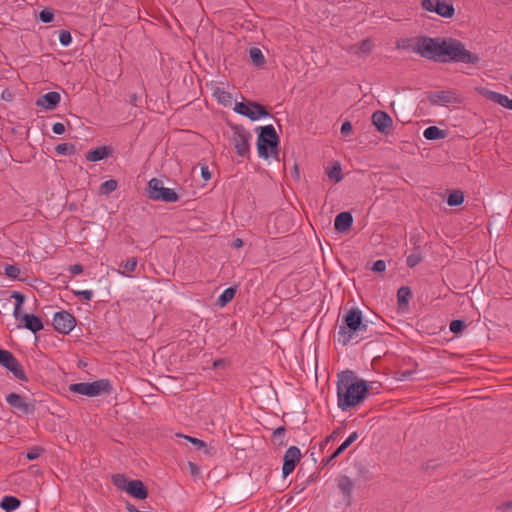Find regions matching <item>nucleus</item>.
I'll return each instance as SVG.
<instances>
[{
    "instance_id": "nucleus-53",
    "label": "nucleus",
    "mask_w": 512,
    "mask_h": 512,
    "mask_svg": "<svg viewBox=\"0 0 512 512\" xmlns=\"http://www.w3.org/2000/svg\"><path fill=\"white\" fill-rule=\"evenodd\" d=\"M410 41H411V39H403L401 41H398L397 47L400 49H407L410 47V45H409Z\"/></svg>"
},
{
    "instance_id": "nucleus-50",
    "label": "nucleus",
    "mask_w": 512,
    "mask_h": 512,
    "mask_svg": "<svg viewBox=\"0 0 512 512\" xmlns=\"http://www.w3.org/2000/svg\"><path fill=\"white\" fill-rule=\"evenodd\" d=\"M70 273L77 275L83 272V267L80 264H74L69 267Z\"/></svg>"
},
{
    "instance_id": "nucleus-26",
    "label": "nucleus",
    "mask_w": 512,
    "mask_h": 512,
    "mask_svg": "<svg viewBox=\"0 0 512 512\" xmlns=\"http://www.w3.org/2000/svg\"><path fill=\"white\" fill-rule=\"evenodd\" d=\"M6 369L12 372L14 377L18 380L27 381V376L24 372V369L17 359H15Z\"/></svg>"
},
{
    "instance_id": "nucleus-9",
    "label": "nucleus",
    "mask_w": 512,
    "mask_h": 512,
    "mask_svg": "<svg viewBox=\"0 0 512 512\" xmlns=\"http://www.w3.org/2000/svg\"><path fill=\"white\" fill-rule=\"evenodd\" d=\"M76 326V318L68 311L55 313L53 318V327L62 334H69Z\"/></svg>"
},
{
    "instance_id": "nucleus-11",
    "label": "nucleus",
    "mask_w": 512,
    "mask_h": 512,
    "mask_svg": "<svg viewBox=\"0 0 512 512\" xmlns=\"http://www.w3.org/2000/svg\"><path fill=\"white\" fill-rule=\"evenodd\" d=\"M301 458V451L296 446H290L283 456L282 474L284 477L290 475Z\"/></svg>"
},
{
    "instance_id": "nucleus-27",
    "label": "nucleus",
    "mask_w": 512,
    "mask_h": 512,
    "mask_svg": "<svg viewBox=\"0 0 512 512\" xmlns=\"http://www.w3.org/2000/svg\"><path fill=\"white\" fill-rule=\"evenodd\" d=\"M236 289L233 287L226 288L217 299V305L224 307L234 298Z\"/></svg>"
},
{
    "instance_id": "nucleus-60",
    "label": "nucleus",
    "mask_w": 512,
    "mask_h": 512,
    "mask_svg": "<svg viewBox=\"0 0 512 512\" xmlns=\"http://www.w3.org/2000/svg\"><path fill=\"white\" fill-rule=\"evenodd\" d=\"M221 363H222V360H216V361L214 362V366L216 367V366H218V365H221Z\"/></svg>"
},
{
    "instance_id": "nucleus-49",
    "label": "nucleus",
    "mask_w": 512,
    "mask_h": 512,
    "mask_svg": "<svg viewBox=\"0 0 512 512\" xmlns=\"http://www.w3.org/2000/svg\"><path fill=\"white\" fill-rule=\"evenodd\" d=\"M13 297L17 300V303H16V311L20 309V307H22V304L24 302V296L18 292H15L13 294Z\"/></svg>"
},
{
    "instance_id": "nucleus-32",
    "label": "nucleus",
    "mask_w": 512,
    "mask_h": 512,
    "mask_svg": "<svg viewBox=\"0 0 512 512\" xmlns=\"http://www.w3.org/2000/svg\"><path fill=\"white\" fill-rule=\"evenodd\" d=\"M358 439V433L352 432L348 438L334 451V456H339L343 453L353 442Z\"/></svg>"
},
{
    "instance_id": "nucleus-45",
    "label": "nucleus",
    "mask_w": 512,
    "mask_h": 512,
    "mask_svg": "<svg viewBox=\"0 0 512 512\" xmlns=\"http://www.w3.org/2000/svg\"><path fill=\"white\" fill-rule=\"evenodd\" d=\"M249 106H250V102H248V103L238 102L235 104L234 111L238 114L246 116V113H248Z\"/></svg>"
},
{
    "instance_id": "nucleus-29",
    "label": "nucleus",
    "mask_w": 512,
    "mask_h": 512,
    "mask_svg": "<svg viewBox=\"0 0 512 512\" xmlns=\"http://www.w3.org/2000/svg\"><path fill=\"white\" fill-rule=\"evenodd\" d=\"M176 437L183 438L186 441H189L190 443L195 445L197 449H204L205 454H207V455L210 454V449L207 447V444L204 441H202L201 439H198V438H195V437H191V436H187V435H183V434H180V433L176 434Z\"/></svg>"
},
{
    "instance_id": "nucleus-35",
    "label": "nucleus",
    "mask_w": 512,
    "mask_h": 512,
    "mask_svg": "<svg viewBox=\"0 0 512 512\" xmlns=\"http://www.w3.org/2000/svg\"><path fill=\"white\" fill-rule=\"evenodd\" d=\"M15 359L16 358L10 351L0 349V364L3 367L7 368Z\"/></svg>"
},
{
    "instance_id": "nucleus-1",
    "label": "nucleus",
    "mask_w": 512,
    "mask_h": 512,
    "mask_svg": "<svg viewBox=\"0 0 512 512\" xmlns=\"http://www.w3.org/2000/svg\"><path fill=\"white\" fill-rule=\"evenodd\" d=\"M414 51L424 58L438 62L477 64L480 61L477 54L468 51L461 41L452 38L420 36L417 38Z\"/></svg>"
},
{
    "instance_id": "nucleus-56",
    "label": "nucleus",
    "mask_w": 512,
    "mask_h": 512,
    "mask_svg": "<svg viewBox=\"0 0 512 512\" xmlns=\"http://www.w3.org/2000/svg\"><path fill=\"white\" fill-rule=\"evenodd\" d=\"M501 509L503 511H508V510L512 509V501H508V502L503 503L502 506H501Z\"/></svg>"
},
{
    "instance_id": "nucleus-10",
    "label": "nucleus",
    "mask_w": 512,
    "mask_h": 512,
    "mask_svg": "<svg viewBox=\"0 0 512 512\" xmlns=\"http://www.w3.org/2000/svg\"><path fill=\"white\" fill-rule=\"evenodd\" d=\"M6 402L15 410L22 412L25 415L33 414L35 411V405L33 402L28 401L26 397H23L17 393H10L6 396Z\"/></svg>"
},
{
    "instance_id": "nucleus-61",
    "label": "nucleus",
    "mask_w": 512,
    "mask_h": 512,
    "mask_svg": "<svg viewBox=\"0 0 512 512\" xmlns=\"http://www.w3.org/2000/svg\"><path fill=\"white\" fill-rule=\"evenodd\" d=\"M115 485H117L118 487H120V484L118 483V479H115Z\"/></svg>"
},
{
    "instance_id": "nucleus-4",
    "label": "nucleus",
    "mask_w": 512,
    "mask_h": 512,
    "mask_svg": "<svg viewBox=\"0 0 512 512\" xmlns=\"http://www.w3.org/2000/svg\"><path fill=\"white\" fill-rule=\"evenodd\" d=\"M278 143L279 138L272 125H266L260 128L257 139V150L260 157L267 159L270 155L276 156L278 154Z\"/></svg>"
},
{
    "instance_id": "nucleus-51",
    "label": "nucleus",
    "mask_w": 512,
    "mask_h": 512,
    "mask_svg": "<svg viewBox=\"0 0 512 512\" xmlns=\"http://www.w3.org/2000/svg\"><path fill=\"white\" fill-rule=\"evenodd\" d=\"M201 176L205 181H208L211 179V173L207 166L201 167Z\"/></svg>"
},
{
    "instance_id": "nucleus-31",
    "label": "nucleus",
    "mask_w": 512,
    "mask_h": 512,
    "mask_svg": "<svg viewBox=\"0 0 512 512\" xmlns=\"http://www.w3.org/2000/svg\"><path fill=\"white\" fill-rule=\"evenodd\" d=\"M464 202V194L460 190H455L448 195L447 204L449 206H459Z\"/></svg>"
},
{
    "instance_id": "nucleus-8",
    "label": "nucleus",
    "mask_w": 512,
    "mask_h": 512,
    "mask_svg": "<svg viewBox=\"0 0 512 512\" xmlns=\"http://www.w3.org/2000/svg\"><path fill=\"white\" fill-rule=\"evenodd\" d=\"M421 7L443 18H452L455 14L454 6L442 0H421Z\"/></svg>"
},
{
    "instance_id": "nucleus-44",
    "label": "nucleus",
    "mask_w": 512,
    "mask_h": 512,
    "mask_svg": "<svg viewBox=\"0 0 512 512\" xmlns=\"http://www.w3.org/2000/svg\"><path fill=\"white\" fill-rule=\"evenodd\" d=\"M59 41L63 46H68L72 42V36L69 31L63 30L60 32Z\"/></svg>"
},
{
    "instance_id": "nucleus-7",
    "label": "nucleus",
    "mask_w": 512,
    "mask_h": 512,
    "mask_svg": "<svg viewBox=\"0 0 512 512\" xmlns=\"http://www.w3.org/2000/svg\"><path fill=\"white\" fill-rule=\"evenodd\" d=\"M232 143L236 150V153L244 157L249 152V140L251 139V134L242 126L234 125L232 126Z\"/></svg>"
},
{
    "instance_id": "nucleus-2",
    "label": "nucleus",
    "mask_w": 512,
    "mask_h": 512,
    "mask_svg": "<svg viewBox=\"0 0 512 512\" xmlns=\"http://www.w3.org/2000/svg\"><path fill=\"white\" fill-rule=\"evenodd\" d=\"M336 386L337 405L343 412L361 404L370 388L367 381L357 377L351 370L338 373Z\"/></svg>"
},
{
    "instance_id": "nucleus-18",
    "label": "nucleus",
    "mask_w": 512,
    "mask_h": 512,
    "mask_svg": "<svg viewBox=\"0 0 512 512\" xmlns=\"http://www.w3.org/2000/svg\"><path fill=\"white\" fill-rule=\"evenodd\" d=\"M353 224V216L350 212L339 213L334 221V228L341 233L347 232Z\"/></svg>"
},
{
    "instance_id": "nucleus-13",
    "label": "nucleus",
    "mask_w": 512,
    "mask_h": 512,
    "mask_svg": "<svg viewBox=\"0 0 512 512\" xmlns=\"http://www.w3.org/2000/svg\"><path fill=\"white\" fill-rule=\"evenodd\" d=\"M337 485L346 505H351L355 488L354 481L347 475H341L337 478Z\"/></svg>"
},
{
    "instance_id": "nucleus-22",
    "label": "nucleus",
    "mask_w": 512,
    "mask_h": 512,
    "mask_svg": "<svg viewBox=\"0 0 512 512\" xmlns=\"http://www.w3.org/2000/svg\"><path fill=\"white\" fill-rule=\"evenodd\" d=\"M111 154V149L108 146H100L94 150L86 153V160L90 162H97L107 158Z\"/></svg>"
},
{
    "instance_id": "nucleus-41",
    "label": "nucleus",
    "mask_w": 512,
    "mask_h": 512,
    "mask_svg": "<svg viewBox=\"0 0 512 512\" xmlns=\"http://www.w3.org/2000/svg\"><path fill=\"white\" fill-rule=\"evenodd\" d=\"M39 19L43 23H51L54 20V13L50 9H43L39 13Z\"/></svg>"
},
{
    "instance_id": "nucleus-5",
    "label": "nucleus",
    "mask_w": 512,
    "mask_h": 512,
    "mask_svg": "<svg viewBox=\"0 0 512 512\" xmlns=\"http://www.w3.org/2000/svg\"><path fill=\"white\" fill-rule=\"evenodd\" d=\"M69 391L88 396L95 397L101 394L110 393L111 384L107 379H100L94 382H80L69 386Z\"/></svg>"
},
{
    "instance_id": "nucleus-16",
    "label": "nucleus",
    "mask_w": 512,
    "mask_h": 512,
    "mask_svg": "<svg viewBox=\"0 0 512 512\" xmlns=\"http://www.w3.org/2000/svg\"><path fill=\"white\" fill-rule=\"evenodd\" d=\"M61 100L58 92L51 91L37 99L36 105L44 108L45 110H53L57 107Z\"/></svg>"
},
{
    "instance_id": "nucleus-52",
    "label": "nucleus",
    "mask_w": 512,
    "mask_h": 512,
    "mask_svg": "<svg viewBox=\"0 0 512 512\" xmlns=\"http://www.w3.org/2000/svg\"><path fill=\"white\" fill-rule=\"evenodd\" d=\"M284 432H285V428H284V427H282V426H281V427H278L277 429H275V430H274V432H273V437H274V439H276V440H277V439H279V438L283 437Z\"/></svg>"
},
{
    "instance_id": "nucleus-17",
    "label": "nucleus",
    "mask_w": 512,
    "mask_h": 512,
    "mask_svg": "<svg viewBox=\"0 0 512 512\" xmlns=\"http://www.w3.org/2000/svg\"><path fill=\"white\" fill-rule=\"evenodd\" d=\"M127 493L131 496L143 500L147 497L148 492L142 481L140 480H131L128 481L126 486L124 487Z\"/></svg>"
},
{
    "instance_id": "nucleus-48",
    "label": "nucleus",
    "mask_w": 512,
    "mask_h": 512,
    "mask_svg": "<svg viewBox=\"0 0 512 512\" xmlns=\"http://www.w3.org/2000/svg\"><path fill=\"white\" fill-rule=\"evenodd\" d=\"M352 132V124L349 121H345L341 126V134L347 136Z\"/></svg>"
},
{
    "instance_id": "nucleus-46",
    "label": "nucleus",
    "mask_w": 512,
    "mask_h": 512,
    "mask_svg": "<svg viewBox=\"0 0 512 512\" xmlns=\"http://www.w3.org/2000/svg\"><path fill=\"white\" fill-rule=\"evenodd\" d=\"M386 270V262L384 260H377L372 266V271L381 273Z\"/></svg>"
},
{
    "instance_id": "nucleus-19",
    "label": "nucleus",
    "mask_w": 512,
    "mask_h": 512,
    "mask_svg": "<svg viewBox=\"0 0 512 512\" xmlns=\"http://www.w3.org/2000/svg\"><path fill=\"white\" fill-rule=\"evenodd\" d=\"M374 48V43L371 39H364L358 44L352 45L349 48V52L357 55L358 57H366L369 55Z\"/></svg>"
},
{
    "instance_id": "nucleus-47",
    "label": "nucleus",
    "mask_w": 512,
    "mask_h": 512,
    "mask_svg": "<svg viewBox=\"0 0 512 512\" xmlns=\"http://www.w3.org/2000/svg\"><path fill=\"white\" fill-rule=\"evenodd\" d=\"M52 131L55 133V134H58V135H61L65 132V126L63 123L61 122H56L53 124L52 126Z\"/></svg>"
},
{
    "instance_id": "nucleus-28",
    "label": "nucleus",
    "mask_w": 512,
    "mask_h": 512,
    "mask_svg": "<svg viewBox=\"0 0 512 512\" xmlns=\"http://www.w3.org/2000/svg\"><path fill=\"white\" fill-rule=\"evenodd\" d=\"M412 293L408 286H402L398 289L397 299L400 307L407 306Z\"/></svg>"
},
{
    "instance_id": "nucleus-57",
    "label": "nucleus",
    "mask_w": 512,
    "mask_h": 512,
    "mask_svg": "<svg viewBox=\"0 0 512 512\" xmlns=\"http://www.w3.org/2000/svg\"><path fill=\"white\" fill-rule=\"evenodd\" d=\"M242 245H243V242L240 238L235 239L233 242V246L235 248H240Z\"/></svg>"
},
{
    "instance_id": "nucleus-42",
    "label": "nucleus",
    "mask_w": 512,
    "mask_h": 512,
    "mask_svg": "<svg viewBox=\"0 0 512 512\" xmlns=\"http://www.w3.org/2000/svg\"><path fill=\"white\" fill-rule=\"evenodd\" d=\"M73 294L84 301H90L93 297L92 290H74Z\"/></svg>"
},
{
    "instance_id": "nucleus-30",
    "label": "nucleus",
    "mask_w": 512,
    "mask_h": 512,
    "mask_svg": "<svg viewBox=\"0 0 512 512\" xmlns=\"http://www.w3.org/2000/svg\"><path fill=\"white\" fill-rule=\"evenodd\" d=\"M327 175L334 182H340L343 178L341 165L339 163H335L332 167H329L327 169Z\"/></svg>"
},
{
    "instance_id": "nucleus-23",
    "label": "nucleus",
    "mask_w": 512,
    "mask_h": 512,
    "mask_svg": "<svg viewBox=\"0 0 512 512\" xmlns=\"http://www.w3.org/2000/svg\"><path fill=\"white\" fill-rule=\"evenodd\" d=\"M446 131L445 130H442V129H439L438 127L436 126H429L427 127L424 132H423V136L427 139V140H439V139H444L446 137Z\"/></svg>"
},
{
    "instance_id": "nucleus-59",
    "label": "nucleus",
    "mask_w": 512,
    "mask_h": 512,
    "mask_svg": "<svg viewBox=\"0 0 512 512\" xmlns=\"http://www.w3.org/2000/svg\"><path fill=\"white\" fill-rule=\"evenodd\" d=\"M136 101H137V96H136V94H133L131 96L130 103L133 104L134 106H137Z\"/></svg>"
},
{
    "instance_id": "nucleus-43",
    "label": "nucleus",
    "mask_w": 512,
    "mask_h": 512,
    "mask_svg": "<svg viewBox=\"0 0 512 512\" xmlns=\"http://www.w3.org/2000/svg\"><path fill=\"white\" fill-rule=\"evenodd\" d=\"M422 261V257L419 254H411L406 259V264L408 267L413 268L417 266Z\"/></svg>"
},
{
    "instance_id": "nucleus-38",
    "label": "nucleus",
    "mask_w": 512,
    "mask_h": 512,
    "mask_svg": "<svg viewBox=\"0 0 512 512\" xmlns=\"http://www.w3.org/2000/svg\"><path fill=\"white\" fill-rule=\"evenodd\" d=\"M4 274L11 279H17L20 274V269L15 265L7 264L4 267Z\"/></svg>"
},
{
    "instance_id": "nucleus-40",
    "label": "nucleus",
    "mask_w": 512,
    "mask_h": 512,
    "mask_svg": "<svg viewBox=\"0 0 512 512\" xmlns=\"http://www.w3.org/2000/svg\"><path fill=\"white\" fill-rule=\"evenodd\" d=\"M43 452H44V449L41 447H38V446L32 447L31 449H29L27 451L26 458L28 460H35V459L39 458Z\"/></svg>"
},
{
    "instance_id": "nucleus-55",
    "label": "nucleus",
    "mask_w": 512,
    "mask_h": 512,
    "mask_svg": "<svg viewBox=\"0 0 512 512\" xmlns=\"http://www.w3.org/2000/svg\"><path fill=\"white\" fill-rule=\"evenodd\" d=\"M23 315L24 314H22V307H20V309L17 311H16V307L14 308L13 316L16 318V320H22Z\"/></svg>"
},
{
    "instance_id": "nucleus-36",
    "label": "nucleus",
    "mask_w": 512,
    "mask_h": 512,
    "mask_svg": "<svg viewBox=\"0 0 512 512\" xmlns=\"http://www.w3.org/2000/svg\"><path fill=\"white\" fill-rule=\"evenodd\" d=\"M214 95L217 97V100L219 103H222L224 105H227V104H230L231 103V95L230 93L224 91V90H221V89H217L215 92H214Z\"/></svg>"
},
{
    "instance_id": "nucleus-3",
    "label": "nucleus",
    "mask_w": 512,
    "mask_h": 512,
    "mask_svg": "<svg viewBox=\"0 0 512 512\" xmlns=\"http://www.w3.org/2000/svg\"><path fill=\"white\" fill-rule=\"evenodd\" d=\"M338 334L339 342L346 346L369 339L375 336L377 331L369 321L363 319L362 311L353 307L343 315Z\"/></svg>"
},
{
    "instance_id": "nucleus-39",
    "label": "nucleus",
    "mask_w": 512,
    "mask_h": 512,
    "mask_svg": "<svg viewBox=\"0 0 512 512\" xmlns=\"http://www.w3.org/2000/svg\"><path fill=\"white\" fill-rule=\"evenodd\" d=\"M465 327L466 324L463 320L456 319L451 321L449 329L451 332L458 334L461 333L465 329Z\"/></svg>"
},
{
    "instance_id": "nucleus-54",
    "label": "nucleus",
    "mask_w": 512,
    "mask_h": 512,
    "mask_svg": "<svg viewBox=\"0 0 512 512\" xmlns=\"http://www.w3.org/2000/svg\"><path fill=\"white\" fill-rule=\"evenodd\" d=\"M188 466L192 475H197L199 473V468L193 462H189Z\"/></svg>"
},
{
    "instance_id": "nucleus-20",
    "label": "nucleus",
    "mask_w": 512,
    "mask_h": 512,
    "mask_svg": "<svg viewBox=\"0 0 512 512\" xmlns=\"http://www.w3.org/2000/svg\"><path fill=\"white\" fill-rule=\"evenodd\" d=\"M24 322L23 327L36 333L43 329V322L40 317L33 314H25L22 316Z\"/></svg>"
},
{
    "instance_id": "nucleus-14",
    "label": "nucleus",
    "mask_w": 512,
    "mask_h": 512,
    "mask_svg": "<svg viewBox=\"0 0 512 512\" xmlns=\"http://www.w3.org/2000/svg\"><path fill=\"white\" fill-rule=\"evenodd\" d=\"M427 98L433 105H446L458 100L456 93L451 90L434 91L429 93Z\"/></svg>"
},
{
    "instance_id": "nucleus-12",
    "label": "nucleus",
    "mask_w": 512,
    "mask_h": 512,
    "mask_svg": "<svg viewBox=\"0 0 512 512\" xmlns=\"http://www.w3.org/2000/svg\"><path fill=\"white\" fill-rule=\"evenodd\" d=\"M372 124L375 126L377 131L382 134H388L393 125L392 118L388 113L382 110H377L372 114Z\"/></svg>"
},
{
    "instance_id": "nucleus-15",
    "label": "nucleus",
    "mask_w": 512,
    "mask_h": 512,
    "mask_svg": "<svg viewBox=\"0 0 512 512\" xmlns=\"http://www.w3.org/2000/svg\"><path fill=\"white\" fill-rule=\"evenodd\" d=\"M479 93L487 100H490L491 102H494L504 108L512 110V99H510L508 96L492 91L488 88H481L479 90Z\"/></svg>"
},
{
    "instance_id": "nucleus-58",
    "label": "nucleus",
    "mask_w": 512,
    "mask_h": 512,
    "mask_svg": "<svg viewBox=\"0 0 512 512\" xmlns=\"http://www.w3.org/2000/svg\"><path fill=\"white\" fill-rule=\"evenodd\" d=\"M337 457H338V456H334V452H333V453H332V455H331L328 459H326V461H325V465L330 464V463H331L335 458H337Z\"/></svg>"
},
{
    "instance_id": "nucleus-34",
    "label": "nucleus",
    "mask_w": 512,
    "mask_h": 512,
    "mask_svg": "<svg viewBox=\"0 0 512 512\" xmlns=\"http://www.w3.org/2000/svg\"><path fill=\"white\" fill-rule=\"evenodd\" d=\"M55 151L59 155H72L75 153V146L72 143H61L55 147Z\"/></svg>"
},
{
    "instance_id": "nucleus-25",
    "label": "nucleus",
    "mask_w": 512,
    "mask_h": 512,
    "mask_svg": "<svg viewBox=\"0 0 512 512\" xmlns=\"http://www.w3.org/2000/svg\"><path fill=\"white\" fill-rule=\"evenodd\" d=\"M21 504V501L14 496H4L0 502V507L6 512L16 510Z\"/></svg>"
},
{
    "instance_id": "nucleus-24",
    "label": "nucleus",
    "mask_w": 512,
    "mask_h": 512,
    "mask_svg": "<svg viewBox=\"0 0 512 512\" xmlns=\"http://www.w3.org/2000/svg\"><path fill=\"white\" fill-rule=\"evenodd\" d=\"M137 265V258L131 257L125 263L121 264L123 270H118V273L125 277H133V272L136 270Z\"/></svg>"
},
{
    "instance_id": "nucleus-33",
    "label": "nucleus",
    "mask_w": 512,
    "mask_h": 512,
    "mask_svg": "<svg viewBox=\"0 0 512 512\" xmlns=\"http://www.w3.org/2000/svg\"><path fill=\"white\" fill-rule=\"evenodd\" d=\"M249 56H250L252 62L257 66H260L265 63L264 55L259 48H256V47L251 48L249 50Z\"/></svg>"
},
{
    "instance_id": "nucleus-37",
    "label": "nucleus",
    "mask_w": 512,
    "mask_h": 512,
    "mask_svg": "<svg viewBox=\"0 0 512 512\" xmlns=\"http://www.w3.org/2000/svg\"><path fill=\"white\" fill-rule=\"evenodd\" d=\"M116 188H117V181L113 180V179L103 182L100 187L101 192L104 194H109V193L113 192L114 190H116Z\"/></svg>"
},
{
    "instance_id": "nucleus-21",
    "label": "nucleus",
    "mask_w": 512,
    "mask_h": 512,
    "mask_svg": "<svg viewBox=\"0 0 512 512\" xmlns=\"http://www.w3.org/2000/svg\"><path fill=\"white\" fill-rule=\"evenodd\" d=\"M267 116H269V112L263 105L257 102H250L248 113H246L247 118H249L252 121H255Z\"/></svg>"
},
{
    "instance_id": "nucleus-6",
    "label": "nucleus",
    "mask_w": 512,
    "mask_h": 512,
    "mask_svg": "<svg viewBox=\"0 0 512 512\" xmlns=\"http://www.w3.org/2000/svg\"><path fill=\"white\" fill-rule=\"evenodd\" d=\"M148 197L155 201H163L173 203L178 201V194L171 188L163 186V182L160 179L152 178L148 182Z\"/></svg>"
}]
</instances>
